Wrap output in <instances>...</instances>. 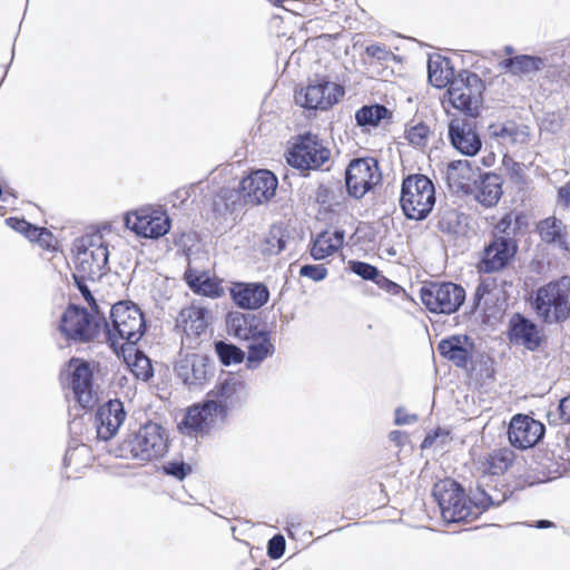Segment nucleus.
Returning a JSON list of instances; mask_svg holds the SVG:
<instances>
[{"instance_id": "20e7f679", "label": "nucleus", "mask_w": 570, "mask_h": 570, "mask_svg": "<svg viewBox=\"0 0 570 570\" xmlns=\"http://www.w3.org/2000/svg\"><path fill=\"white\" fill-rule=\"evenodd\" d=\"M76 272L82 279L96 281L107 272L108 240L100 230L88 233L73 243Z\"/></svg>"}, {"instance_id": "7c9ffc66", "label": "nucleus", "mask_w": 570, "mask_h": 570, "mask_svg": "<svg viewBox=\"0 0 570 570\" xmlns=\"http://www.w3.org/2000/svg\"><path fill=\"white\" fill-rule=\"evenodd\" d=\"M499 66L513 76H527L541 70L544 67V60L537 56L520 55L503 59Z\"/></svg>"}, {"instance_id": "338daca9", "label": "nucleus", "mask_w": 570, "mask_h": 570, "mask_svg": "<svg viewBox=\"0 0 570 570\" xmlns=\"http://www.w3.org/2000/svg\"><path fill=\"white\" fill-rule=\"evenodd\" d=\"M503 50H504V53L508 56H511L514 52V49L511 46H505Z\"/></svg>"}, {"instance_id": "5701e85b", "label": "nucleus", "mask_w": 570, "mask_h": 570, "mask_svg": "<svg viewBox=\"0 0 570 570\" xmlns=\"http://www.w3.org/2000/svg\"><path fill=\"white\" fill-rule=\"evenodd\" d=\"M438 350L443 357L465 368L473 357L474 343L466 335H453L442 340Z\"/></svg>"}, {"instance_id": "9b49d317", "label": "nucleus", "mask_w": 570, "mask_h": 570, "mask_svg": "<svg viewBox=\"0 0 570 570\" xmlns=\"http://www.w3.org/2000/svg\"><path fill=\"white\" fill-rule=\"evenodd\" d=\"M331 151L314 135L307 134L287 153V163L297 169H317L330 160Z\"/></svg>"}, {"instance_id": "37998d69", "label": "nucleus", "mask_w": 570, "mask_h": 570, "mask_svg": "<svg viewBox=\"0 0 570 570\" xmlns=\"http://www.w3.org/2000/svg\"><path fill=\"white\" fill-rule=\"evenodd\" d=\"M216 353L224 365L240 363L244 358V353L235 345L224 342L215 344Z\"/></svg>"}, {"instance_id": "09e8293b", "label": "nucleus", "mask_w": 570, "mask_h": 570, "mask_svg": "<svg viewBox=\"0 0 570 570\" xmlns=\"http://www.w3.org/2000/svg\"><path fill=\"white\" fill-rule=\"evenodd\" d=\"M285 539L282 534L274 535L269 541L267 546V553L268 557L272 559H278L281 558L285 552Z\"/></svg>"}, {"instance_id": "ea45409f", "label": "nucleus", "mask_w": 570, "mask_h": 570, "mask_svg": "<svg viewBox=\"0 0 570 570\" xmlns=\"http://www.w3.org/2000/svg\"><path fill=\"white\" fill-rule=\"evenodd\" d=\"M239 195L234 189H222L213 200V210L218 216L225 217L235 210Z\"/></svg>"}, {"instance_id": "864d4df0", "label": "nucleus", "mask_w": 570, "mask_h": 570, "mask_svg": "<svg viewBox=\"0 0 570 570\" xmlns=\"http://www.w3.org/2000/svg\"><path fill=\"white\" fill-rule=\"evenodd\" d=\"M459 214L455 210H449L443 214L441 219L439 220V226L441 230L452 232V224L458 223Z\"/></svg>"}, {"instance_id": "0e129e2a", "label": "nucleus", "mask_w": 570, "mask_h": 570, "mask_svg": "<svg viewBox=\"0 0 570 570\" xmlns=\"http://www.w3.org/2000/svg\"><path fill=\"white\" fill-rule=\"evenodd\" d=\"M552 527V522L548 520H540L537 522L535 528L538 529H546Z\"/></svg>"}, {"instance_id": "f8f14e48", "label": "nucleus", "mask_w": 570, "mask_h": 570, "mask_svg": "<svg viewBox=\"0 0 570 570\" xmlns=\"http://www.w3.org/2000/svg\"><path fill=\"white\" fill-rule=\"evenodd\" d=\"M382 175L374 158H358L350 163L345 171L347 193L362 198L381 181Z\"/></svg>"}, {"instance_id": "a18cd8bd", "label": "nucleus", "mask_w": 570, "mask_h": 570, "mask_svg": "<svg viewBox=\"0 0 570 570\" xmlns=\"http://www.w3.org/2000/svg\"><path fill=\"white\" fill-rule=\"evenodd\" d=\"M503 164L512 181L515 184H524L525 173L523 164L517 163L511 158H504Z\"/></svg>"}, {"instance_id": "1a4fd4ad", "label": "nucleus", "mask_w": 570, "mask_h": 570, "mask_svg": "<svg viewBox=\"0 0 570 570\" xmlns=\"http://www.w3.org/2000/svg\"><path fill=\"white\" fill-rule=\"evenodd\" d=\"M420 296L431 313L452 314L463 304L465 291L462 286L451 282H432L421 287Z\"/></svg>"}, {"instance_id": "c85d7f7f", "label": "nucleus", "mask_w": 570, "mask_h": 570, "mask_svg": "<svg viewBox=\"0 0 570 570\" xmlns=\"http://www.w3.org/2000/svg\"><path fill=\"white\" fill-rule=\"evenodd\" d=\"M502 179L499 175L488 173L482 176L475 191V199L484 207H493L502 196Z\"/></svg>"}, {"instance_id": "cd10ccee", "label": "nucleus", "mask_w": 570, "mask_h": 570, "mask_svg": "<svg viewBox=\"0 0 570 570\" xmlns=\"http://www.w3.org/2000/svg\"><path fill=\"white\" fill-rule=\"evenodd\" d=\"M428 77L433 87L449 88L450 83L456 76H454V70L450 59L435 55L429 58Z\"/></svg>"}, {"instance_id": "c03bdc74", "label": "nucleus", "mask_w": 570, "mask_h": 570, "mask_svg": "<svg viewBox=\"0 0 570 570\" xmlns=\"http://www.w3.org/2000/svg\"><path fill=\"white\" fill-rule=\"evenodd\" d=\"M429 134L430 128L426 125L420 122L407 129L406 138L411 145L416 147H423L428 141Z\"/></svg>"}, {"instance_id": "2eb2a0df", "label": "nucleus", "mask_w": 570, "mask_h": 570, "mask_svg": "<svg viewBox=\"0 0 570 570\" xmlns=\"http://www.w3.org/2000/svg\"><path fill=\"white\" fill-rule=\"evenodd\" d=\"M69 386L73 397L82 409H90L98 402V394L94 389L92 371L90 365L79 358H71L68 364Z\"/></svg>"}, {"instance_id": "6ab92c4d", "label": "nucleus", "mask_w": 570, "mask_h": 570, "mask_svg": "<svg viewBox=\"0 0 570 570\" xmlns=\"http://www.w3.org/2000/svg\"><path fill=\"white\" fill-rule=\"evenodd\" d=\"M517 245L510 238L497 237L483 250L478 264L479 272L494 273L503 269L514 257Z\"/></svg>"}, {"instance_id": "4468645a", "label": "nucleus", "mask_w": 570, "mask_h": 570, "mask_svg": "<svg viewBox=\"0 0 570 570\" xmlns=\"http://www.w3.org/2000/svg\"><path fill=\"white\" fill-rule=\"evenodd\" d=\"M125 225L140 237L159 238L169 232L170 219L163 212L140 208L125 216Z\"/></svg>"}, {"instance_id": "a878e982", "label": "nucleus", "mask_w": 570, "mask_h": 570, "mask_svg": "<svg viewBox=\"0 0 570 570\" xmlns=\"http://www.w3.org/2000/svg\"><path fill=\"white\" fill-rule=\"evenodd\" d=\"M489 135L502 146L525 144L529 131L527 126H519L513 121L498 122L489 126Z\"/></svg>"}, {"instance_id": "bb28decb", "label": "nucleus", "mask_w": 570, "mask_h": 570, "mask_svg": "<svg viewBox=\"0 0 570 570\" xmlns=\"http://www.w3.org/2000/svg\"><path fill=\"white\" fill-rule=\"evenodd\" d=\"M213 394L217 399L215 401L224 406L225 413L227 406L239 403L246 397L247 389L245 383L238 377L230 376L220 382L213 391Z\"/></svg>"}, {"instance_id": "58836bf2", "label": "nucleus", "mask_w": 570, "mask_h": 570, "mask_svg": "<svg viewBox=\"0 0 570 570\" xmlns=\"http://www.w3.org/2000/svg\"><path fill=\"white\" fill-rule=\"evenodd\" d=\"M389 115L390 111L383 105H370L363 106L356 111L355 120L361 127H376Z\"/></svg>"}, {"instance_id": "052dcab7", "label": "nucleus", "mask_w": 570, "mask_h": 570, "mask_svg": "<svg viewBox=\"0 0 570 570\" xmlns=\"http://www.w3.org/2000/svg\"><path fill=\"white\" fill-rule=\"evenodd\" d=\"M88 449L85 445H81L79 448L69 449L65 455V463L67 465L71 464V461L77 454L86 453Z\"/></svg>"}, {"instance_id": "72a5a7b5", "label": "nucleus", "mask_w": 570, "mask_h": 570, "mask_svg": "<svg viewBox=\"0 0 570 570\" xmlns=\"http://www.w3.org/2000/svg\"><path fill=\"white\" fill-rule=\"evenodd\" d=\"M227 325L230 333L240 341L248 342L259 332L255 325V317L243 313L229 314Z\"/></svg>"}, {"instance_id": "ddd939ff", "label": "nucleus", "mask_w": 570, "mask_h": 570, "mask_svg": "<svg viewBox=\"0 0 570 570\" xmlns=\"http://www.w3.org/2000/svg\"><path fill=\"white\" fill-rule=\"evenodd\" d=\"M344 95V88L335 82L320 80L295 92V101L305 109L326 110Z\"/></svg>"}, {"instance_id": "13d9d810", "label": "nucleus", "mask_w": 570, "mask_h": 570, "mask_svg": "<svg viewBox=\"0 0 570 570\" xmlns=\"http://www.w3.org/2000/svg\"><path fill=\"white\" fill-rule=\"evenodd\" d=\"M24 236L31 240H41L42 236H50V233L45 228H39L37 226H33L30 224L29 228L27 229Z\"/></svg>"}, {"instance_id": "e433bc0d", "label": "nucleus", "mask_w": 570, "mask_h": 570, "mask_svg": "<svg viewBox=\"0 0 570 570\" xmlns=\"http://www.w3.org/2000/svg\"><path fill=\"white\" fill-rule=\"evenodd\" d=\"M500 289L494 282H482L475 289L474 306L488 312L499 299Z\"/></svg>"}, {"instance_id": "a19ab883", "label": "nucleus", "mask_w": 570, "mask_h": 570, "mask_svg": "<svg viewBox=\"0 0 570 570\" xmlns=\"http://www.w3.org/2000/svg\"><path fill=\"white\" fill-rule=\"evenodd\" d=\"M563 224L556 217H548L538 225L539 234L546 243H563Z\"/></svg>"}, {"instance_id": "dca6fc26", "label": "nucleus", "mask_w": 570, "mask_h": 570, "mask_svg": "<svg viewBox=\"0 0 570 570\" xmlns=\"http://www.w3.org/2000/svg\"><path fill=\"white\" fill-rule=\"evenodd\" d=\"M223 417L224 406L215 400H208L187 410L185 419L180 423V429L190 434L205 433Z\"/></svg>"}, {"instance_id": "bf43d9fd", "label": "nucleus", "mask_w": 570, "mask_h": 570, "mask_svg": "<svg viewBox=\"0 0 570 570\" xmlns=\"http://www.w3.org/2000/svg\"><path fill=\"white\" fill-rule=\"evenodd\" d=\"M376 283L383 287L385 291H387L389 293L393 294V295H397L402 292V287L400 285H397L396 283L392 282V281H389L387 278L385 277H381L376 281Z\"/></svg>"}, {"instance_id": "f704fd0d", "label": "nucleus", "mask_w": 570, "mask_h": 570, "mask_svg": "<svg viewBox=\"0 0 570 570\" xmlns=\"http://www.w3.org/2000/svg\"><path fill=\"white\" fill-rule=\"evenodd\" d=\"M247 362L249 365H258L266 357L271 356L274 352V345L271 342L269 335L263 331L248 341Z\"/></svg>"}, {"instance_id": "423d86ee", "label": "nucleus", "mask_w": 570, "mask_h": 570, "mask_svg": "<svg viewBox=\"0 0 570 570\" xmlns=\"http://www.w3.org/2000/svg\"><path fill=\"white\" fill-rule=\"evenodd\" d=\"M400 205L409 219L423 220L435 205V189L425 175H410L402 183Z\"/></svg>"}, {"instance_id": "a211bd4d", "label": "nucleus", "mask_w": 570, "mask_h": 570, "mask_svg": "<svg viewBox=\"0 0 570 570\" xmlns=\"http://www.w3.org/2000/svg\"><path fill=\"white\" fill-rule=\"evenodd\" d=\"M544 425L527 414L514 415L508 428L510 443L518 449L534 446L544 435Z\"/></svg>"}, {"instance_id": "79ce46f5", "label": "nucleus", "mask_w": 570, "mask_h": 570, "mask_svg": "<svg viewBox=\"0 0 570 570\" xmlns=\"http://www.w3.org/2000/svg\"><path fill=\"white\" fill-rule=\"evenodd\" d=\"M285 248V239L281 228H272L261 245L264 255H276Z\"/></svg>"}, {"instance_id": "4d7b16f0", "label": "nucleus", "mask_w": 570, "mask_h": 570, "mask_svg": "<svg viewBox=\"0 0 570 570\" xmlns=\"http://www.w3.org/2000/svg\"><path fill=\"white\" fill-rule=\"evenodd\" d=\"M6 224L9 227H11L12 229H14L16 232L23 234V235L26 234L27 229L30 226V223H28L27 220L16 218V217H10V218L6 219Z\"/></svg>"}, {"instance_id": "aec40b11", "label": "nucleus", "mask_w": 570, "mask_h": 570, "mask_svg": "<svg viewBox=\"0 0 570 570\" xmlns=\"http://www.w3.org/2000/svg\"><path fill=\"white\" fill-rule=\"evenodd\" d=\"M449 138L459 153L469 157L475 156L482 147L474 125L464 118L456 117L450 121Z\"/></svg>"}, {"instance_id": "473e14b6", "label": "nucleus", "mask_w": 570, "mask_h": 570, "mask_svg": "<svg viewBox=\"0 0 570 570\" xmlns=\"http://www.w3.org/2000/svg\"><path fill=\"white\" fill-rule=\"evenodd\" d=\"M344 242V232H323L314 240L311 248V255L314 259L321 261L333 255L342 247Z\"/></svg>"}, {"instance_id": "6e6552de", "label": "nucleus", "mask_w": 570, "mask_h": 570, "mask_svg": "<svg viewBox=\"0 0 570 570\" xmlns=\"http://www.w3.org/2000/svg\"><path fill=\"white\" fill-rule=\"evenodd\" d=\"M90 314L86 308L70 305L63 312L59 330L68 340L76 342H89L101 332L104 313L100 311Z\"/></svg>"}, {"instance_id": "4be33fe9", "label": "nucleus", "mask_w": 570, "mask_h": 570, "mask_svg": "<svg viewBox=\"0 0 570 570\" xmlns=\"http://www.w3.org/2000/svg\"><path fill=\"white\" fill-rule=\"evenodd\" d=\"M126 420L124 404L119 400H110L102 404L96 414L97 435L100 440L112 439Z\"/></svg>"}, {"instance_id": "9d476101", "label": "nucleus", "mask_w": 570, "mask_h": 570, "mask_svg": "<svg viewBox=\"0 0 570 570\" xmlns=\"http://www.w3.org/2000/svg\"><path fill=\"white\" fill-rule=\"evenodd\" d=\"M174 371L189 387H202L214 376V363L205 354L185 351L177 355Z\"/></svg>"}, {"instance_id": "f03ea898", "label": "nucleus", "mask_w": 570, "mask_h": 570, "mask_svg": "<svg viewBox=\"0 0 570 570\" xmlns=\"http://www.w3.org/2000/svg\"><path fill=\"white\" fill-rule=\"evenodd\" d=\"M110 321L111 324L104 317L101 330L106 331L110 347L116 353H119V350L125 353V344L136 345L145 333L144 315L132 302L124 301L114 304L110 309Z\"/></svg>"}, {"instance_id": "f3484780", "label": "nucleus", "mask_w": 570, "mask_h": 570, "mask_svg": "<svg viewBox=\"0 0 570 570\" xmlns=\"http://www.w3.org/2000/svg\"><path fill=\"white\" fill-rule=\"evenodd\" d=\"M277 185V178L272 171L259 169L243 178L240 188L246 203L259 205L274 197Z\"/></svg>"}, {"instance_id": "69168bd1", "label": "nucleus", "mask_w": 570, "mask_h": 570, "mask_svg": "<svg viewBox=\"0 0 570 570\" xmlns=\"http://www.w3.org/2000/svg\"><path fill=\"white\" fill-rule=\"evenodd\" d=\"M433 441H434V436H432V435H428V436L424 439L423 443H422V448L431 446V445H432V443H433Z\"/></svg>"}, {"instance_id": "603ef678", "label": "nucleus", "mask_w": 570, "mask_h": 570, "mask_svg": "<svg viewBox=\"0 0 570 570\" xmlns=\"http://www.w3.org/2000/svg\"><path fill=\"white\" fill-rule=\"evenodd\" d=\"M73 277H75L76 283L78 284V288L81 292L82 296L90 304L92 312L99 311L91 292L85 284H82L81 281H83V279L79 276V274L77 272L73 275Z\"/></svg>"}, {"instance_id": "c9c22d12", "label": "nucleus", "mask_w": 570, "mask_h": 570, "mask_svg": "<svg viewBox=\"0 0 570 570\" xmlns=\"http://www.w3.org/2000/svg\"><path fill=\"white\" fill-rule=\"evenodd\" d=\"M125 360L132 374L141 380L148 381L153 376V366L150 360L139 350L130 345L124 353Z\"/></svg>"}, {"instance_id": "7ed1b4c3", "label": "nucleus", "mask_w": 570, "mask_h": 570, "mask_svg": "<svg viewBox=\"0 0 570 570\" xmlns=\"http://www.w3.org/2000/svg\"><path fill=\"white\" fill-rule=\"evenodd\" d=\"M168 436L161 425L149 422L128 435L118 446L117 455L139 462H149L165 455Z\"/></svg>"}, {"instance_id": "c756f323", "label": "nucleus", "mask_w": 570, "mask_h": 570, "mask_svg": "<svg viewBox=\"0 0 570 570\" xmlns=\"http://www.w3.org/2000/svg\"><path fill=\"white\" fill-rule=\"evenodd\" d=\"M472 168L468 160H455L449 164L446 180L450 188L456 193H469L471 190Z\"/></svg>"}, {"instance_id": "de8ad7c7", "label": "nucleus", "mask_w": 570, "mask_h": 570, "mask_svg": "<svg viewBox=\"0 0 570 570\" xmlns=\"http://www.w3.org/2000/svg\"><path fill=\"white\" fill-rule=\"evenodd\" d=\"M299 275L314 282H321L327 276V268L322 264L303 265L299 269Z\"/></svg>"}, {"instance_id": "49530a36", "label": "nucleus", "mask_w": 570, "mask_h": 570, "mask_svg": "<svg viewBox=\"0 0 570 570\" xmlns=\"http://www.w3.org/2000/svg\"><path fill=\"white\" fill-rule=\"evenodd\" d=\"M350 267L353 273L364 279H375L379 276L377 268L365 262L352 261Z\"/></svg>"}, {"instance_id": "0eeeda50", "label": "nucleus", "mask_w": 570, "mask_h": 570, "mask_svg": "<svg viewBox=\"0 0 570 570\" xmlns=\"http://www.w3.org/2000/svg\"><path fill=\"white\" fill-rule=\"evenodd\" d=\"M483 89V81L476 73L462 70L450 83L446 96L453 108L466 116L476 117L482 107Z\"/></svg>"}, {"instance_id": "39448f33", "label": "nucleus", "mask_w": 570, "mask_h": 570, "mask_svg": "<svg viewBox=\"0 0 570 570\" xmlns=\"http://www.w3.org/2000/svg\"><path fill=\"white\" fill-rule=\"evenodd\" d=\"M537 315L547 323L570 317V277H561L540 287L533 301Z\"/></svg>"}, {"instance_id": "8fccbe9b", "label": "nucleus", "mask_w": 570, "mask_h": 570, "mask_svg": "<svg viewBox=\"0 0 570 570\" xmlns=\"http://www.w3.org/2000/svg\"><path fill=\"white\" fill-rule=\"evenodd\" d=\"M164 471L166 474L183 480L190 472V466L184 462L171 461L164 466Z\"/></svg>"}, {"instance_id": "680f3d73", "label": "nucleus", "mask_w": 570, "mask_h": 570, "mask_svg": "<svg viewBox=\"0 0 570 570\" xmlns=\"http://www.w3.org/2000/svg\"><path fill=\"white\" fill-rule=\"evenodd\" d=\"M559 200L564 205L570 204V185L562 186L558 191Z\"/></svg>"}, {"instance_id": "b1692460", "label": "nucleus", "mask_w": 570, "mask_h": 570, "mask_svg": "<svg viewBox=\"0 0 570 570\" xmlns=\"http://www.w3.org/2000/svg\"><path fill=\"white\" fill-rule=\"evenodd\" d=\"M230 295L243 309H258L269 299L268 288L262 283H236L230 288Z\"/></svg>"}, {"instance_id": "e2e57ef3", "label": "nucleus", "mask_w": 570, "mask_h": 570, "mask_svg": "<svg viewBox=\"0 0 570 570\" xmlns=\"http://www.w3.org/2000/svg\"><path fill=\"white\" fill-rule=\"evenodd\" d=\"M389 438L399 445L401 444L402 433L400 431H392Z\"/></svg>"}, {"instance_id": "393cba45", "label": "nucleus", "mask_w": 570, "mask_h": 570, "mask_svg": "<svg viewBox=\"0 0 570 570\" xmlns=\"http://www.w3.org/2000/svg\"><path fill=\"white\" fill-rule=\"evenodd\" d=\"M509 338L511 343L524 346L529 351L537 350L541 343L537 325L521 315L511 318Z\"/></svg>"}, {"instance_id": "2f4dec72", "label": "nucleus", "mask_w": 570, "mask_h": 570, "mask_svg": "<svg viewBox=\"0 0 570 570\" xmlns=\"http://www.w3.org/2000/svg\"><path fill=\"white\" fill-rule=\"evenodd\" d=\"M185 279L188 286L197 294L212 298L219 297L223 294L219 283L206 272H197L189 268L185 273Z\"/></svg>"}, {"instance_id": "6e6d98bb", "label": "nucleus", "mask_w": 570, "mask_h": 570, "mask_svg": "<svg viewBox=\"0 0 570 570\" xmlns=\"http://www.w3.org/2000/svg\"><path fill=\"white\" fill-rule=\"evenodd\" d=\"M417 421V416L406 413L403 409L395 410L394 422L396 425H407Z\"/></svg>"}, {"instance_id": "f257e3e1", "label": "nucleus", "mask_w": 570, "mask_h": 570, "mask_svg": "<svg viewBox=\"0 0 570 570\" xmlns=\"http://www.w3.org/2000/svg\"><path fill=\"white\" fill-rule=\"evenodd\" d=\"M433 497L438 501L442 518L445 522H469L475 520L491 507L503 503L508 490L478 485L472 495L466 498L464 490L453 480L446 479L435 483Z\"/></svg>"}, {"instance_id": "4c0bfd02", "label": "nucleus", "mask_w": 570, "mask_h": 570, "mask_svg": "<svg viewBox=\"0 0 570 570\" xmlns=\"http://www.w3.org/2000/svg\"><path fill=\"white\" fill-rule=\"evenodd\" d=\"M206 313L207 311L203 307L198 306H190L188 308H185L180 312L179 318L180 322L184 323V330L193 331L196 334H199L203 332L206 326Z\"/></svg>"}, {"instance_id": "412c9836", "label": "nucleus", "mask_w": 570, "mask_h": 570, "mask_svg": "<svg viewBox=\"0 0 570 570\" xmlns=\"http://www.w3.org/2000/svg\"><path fill=\"white\" fill-rule=\"evenodd\" d=\"M517 455L513 450L509 448H502L493 450L492 452L484 455L479 461V470L482 476L479 480L478 485L490 490L491 488L499 489L497 485H490L488 479L490 476H499L508 472L514 465Z\"/></svg>"}, {"instance_id": "3c124183", "label": "nucleus", "mask_w": 570, "mask_h": 570, "mask_svg": "<svg viewBox=\"0 0 570 570\" xmlns=\"http://www.w3.org/2000/svg\"><path fill=\"white\" fill-rule=\"evenodd\" d=\"M365 52L368 57L375 58L379 61H387L393 57V53L382 45H370L365 48Z\"/></svg>"}, {"instance_id": "5fc2aeb1", "label": "nucleus", "mask_w": 570, "mask_h": 570, "mask_svg": "<svg viewBox=\"0 0 570 570\" xmlns=\"http://www.w3.org/2000/svg\"><path fill=\"white\" fill-rule=\"evenodd\" d=\"M558 413L561 423L570 424V395L560 401Z\"/></svg>"}]
</instances>
